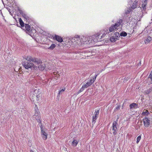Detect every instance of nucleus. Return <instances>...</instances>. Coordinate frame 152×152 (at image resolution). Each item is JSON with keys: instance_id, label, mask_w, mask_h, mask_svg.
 <instances>
[{"instance_id": "obj_1", "label": "nucleus", "mask_w": 152, "mask_h": 152, "mask_svg": "<svg viewBox=\"0 0 152 152\" xmlns=\"http://www.w3.org/2000/svg\"><path fill=\"white\" fill-rule=\"evenodd\" d=\"M35 116V118L38 122H39V125L41 127V133L42 135V137L44 140H46L47 138V134L42 129V127L41 125V120L40 119V116L39 113H36L35 114V115H34Z\"/></svg>"}, {"instance_id": "obj_2", "label": "nucleus", "mask_w": 152, "mask_h": 152, "mask_svg": "<svg viewBox=\"0 0 152 152\" xmlns=\"http://www.w3.org/2000/svg\"><path fill=\"white\" fill-rule=\"evenodd\" d=\"M104 32L103 33V34L101 36L100 38H99V36L101 35V33H98L93 36V41L94 42H98L101 41V39L104 37V36L107 34V33H108L109 32L108 30L106 28H105L104 29Z\"/></svg>"}, {"instance_id": "obj_3", "label": "nucleus", "mask_w": 152, "mask_h": 152, "mask_svg": "<svg viewBox=\"0 0 152 152\" xmlns=\"http://www.w3.org/2000/svg\"><path fill=\"white\" fill-rule=\"evenodd\" d=\"M22 65L23 66L27 69H32L34 68V64L32 62H30L29 61H24L23 62Z\"/></svg>"}, {"instance_id": "obj_4", "label": "nucleus", "mask_w": 152, "mask_h": 152, "mask_svg": "<svg viewBox=\"0 0 152 152\" xmlns=\"http://www.w3.org/2000/svg\"><path fill=\"white\" fill-rule=\"evenodd\" d=\"M118 125L116 121H114L112 126V130H111V133H113L114 135L116 134L118 130L117 128Z\"/></svg>"}, {"instance_id": "obj_5", "label": "nucleus", "mask_w": 152, "mask_h": 152, "mask_svg": "<svg viewBox=\"0 0 152 152\" xmlns=\"http://www.w3.org/2000/svg\"><path fill=\"white\" fill-rule=\"evenodd\" d=\"M120 37L119 34L118 32H116L114 35L111 37L110 38V41L112 42H114L118 40Z\"/></svg>"}, {"instance_id": "obj_6", "label": "nucleus", "mask_w": 152, "mask_h": 152, "mask_svg": "<svg viewBox=\"0 0 152 152\" xmlns=\"http://www.w3.org/2000/svg\"><path fill=\"white\" fill-rule=\"evenodd\" d=\"M145 126L148 127L150 125V120L147 117H145L142 120Z\"/></svg>"}, {"instance_id": "obj_7", "label": "nucleus", "mask_w": 152, "mask_h": 152, "mask_svg": "<svg viewBox=\"0 0 152 152\" xmlns=\"http://www.w3.org/2000/svg\"><path fill=\"white\" fill-rule=\"evenodd\" d=\"M24 28H23V29H25L26 32L28 33V34L30 33L32 30L31 27L28 24H25Z\"/></svg>"}, {"instance_id": "obj_8", "label": "nucleus", "mask_w": 152, "mask_h": 152, "mask_svg": "<svg viewBox=\"0 0 152 152\" xmlns=\"http://www.w3.org/2000/svg\"><path fill=\"white\" fill-rule=\"evenodd\" d=\"M47 39L48 37L46 36L45 37H43L42 38V40L43 41L42 43L43 44H45V45H43L42 46V47L43 48H45V49L47 48V46H46V45H47Z\"/></svg>"}, {"instance_id": "obj_9", "label": "nucleus", "mask_w": 152, "mask_h": 152, "mask_svg": "<svg viewBox=\"0 0 152 152\" xmlns=\"http://www.w3.org/2000/svg\"><path fill=\"white\" fill-rule=\"evenodd\" d=\"M122 20L121 19H119L118 21H117V23L114 25L115 27L117 28V30L118 28H119L121 26H122Z\"/></svg>"}, {"instance_id": "obj_10", "label": "nucleus", "mask_w": 152, "mask_h": 152, "mask_svg": "<svg viewBox=\"0 0 152 152\" xmlns=\"http://www.w3.org/2000/svg\"><path fill=\"white\" fill-rule=\"evenodd\" d=\"M53 39L60 42H61L63 41L62 38L61 37L56 35H55L54 37H53Z\"/></svg>"}, {"instance_id": "obj_11", "label": "nucleus", "mask_w": 152, "mask_h": 152, "mask_svg": "<svg viewBox=\"0 0 152 152\" xmlns=\"http://www.w3.org/2000/svg\"><path fill=\"white\" fill-rule=\"evenodd\" d=\"M99 110H98L95 113V114L93 116L92 124H94L95 122V121L97 119V116L99 115Z\"/></svg>"}, {"instance_id": "obj_12", "label": "nucleus", "mask_w": 152, "mask_h": 152, "mask_svg": "<svg viewBox=\"0 0 152 152\" xmlns=\"http://www.w3.org/2000/svg\"><path fill=\"white\" fill-rule=\"evenodd\" d=\"M148 0H143V1L142 2V4L141 7H140L141 9H142L143 10H145L146 9Z\"/></svg>"}, {"instance_id": "obj_13", "label": "nucleus", "mask_w": 152, "mask_h": 152, "mask_svg": "<svg viewBox=\"0 0 152 152\" xmlns=\"http://www.w3.org/2000/svg\"><path fill=\"white\" fill-rule=\"evenodd\" d=\"M34 59L31 56H27L26 58V61H29L30 62H32V61H36L37 59Z\"/></svg>"}, {"instance_id": "obj_14", "label": "nucleus", "mask_w": 152, "mask_h": 152, "mask_svg": "<svg viewBox=\"0 0 152 152\" xmlns=\"http://www.w3.org/2000/svg\"><path fill=\"white\" fill-rule=\"evenodd\" d=\"M138 1L137 0H135L134 2L133 3L131 8L132 9H134L137 7L138 6Z\"/></svg>"}, {"instance_id": "obj_15", "label": "nucleus", "mask_w": 152, "mask_h": 152, "mask_svg": "<svg viewBox=\"0 0 152 152\" xmlns=\"http://www.w3.org/2000/svg\"><path fill=\"white\" fill-rule=\"evenodd\" d=\"M92 84H91V83L89 80L87 83H86V84L83 83V84L82 87H83V88L84 89L85 88H88Z\"/></svg>"}, {"instance_id": "obj_16", "label": "nucleus", "mask_w": 152, "mask_h": 152, "mask_svg": "<svg viewBox=\"0 0 152 152\" xmlns=\"http://www.w3.org/2000/svg\"><path fill=\"white\" fill-rule=\"evenodd\" d=\"M58 73V72H54L51 73V75L54 77H56L57 78H58L60 75Z\"/></svg>"}, {"instance_id": "obj_17", "label": "nucleus", "mask_w": 152, "mask_h": 152, "mask_svg": "<svg viewBox=\"0 0 152 152\" xmlns=\"http://www.w3.org/2000/svg\"><path fill=\"white\" fill-rule=\"evenodd\" d=\"M149 114L150 113L148 110H144L143 111L142 114V115L143 116H148Z\"/></svg>"}, {"instance_id": "obj_18", "label": "nucleus", "mask_w": 152, "mask_h": 152, "mask_svg": "<svg viewBox=\"0 0 152 152\" xmlns=\"http://www.w3.org/2000/svg\"><path fill=\"white\" fill-rule=\"evenodd\" d=\"M138 106L137 104L133 103L132 104H131L129 105L130 108V109L133 108H136Z\"/></svg>"}, {"instance_id": "obj_19", "label": "nucleus", "mask_w": 152, "mask_h": 152, "mask_svg": "<svg viewBox=\"0 0 152 152\" xmlns=\"http://www.w3.org/2000/svg\"><path fill=\"white\" fill-rule=\"evenodd\" d=\"M117 29V28L115 27L114 25H112L109 28V31L110 32H112L114 30Z\"/></svg>"}, {"instance_id": "obj_20", "label": "nucleus", "mask_w": 152, "mask_h": 152, "mask_svg": "<svg viewBox=\"0 0 152 152\" xmlns=\"http://www.w3.org/2000/svg\"><path fill=\"white\" fill-rule=\"evenodd\" d=\"M152 91L151 88H149L148 89L145 90L144 91V94L145 95L148 94H150Z\"/></svg>"}, {"instance_id": "obj_21", "label": "nucleus", "mask_w": 152, "mask_h": 152, "mask_svg": "<svg viewBox=\"0 0 152 152\" xmlns=\"http://www.w3.org/2000/svg\"><path fill=\"white\" fill-rule=\"evenodd\" d=\"M18 10L20 14L24 18V16H25L26 14L24 12H23V11L22 10H21L20 9H18Z\"/></svg>"}, {"instance_id": "obj_22", "label": "nucleus", "mask_w": 152, "mask_h": 152, "mask_svg": "<svg viewBox=\"0 0 152 152\" xmlns=\"http://www.w3.org/2000/svg\"><path fill=\"white\" fill-rule=\"evenodd\" d=\"M151 40V38L150 37H148L146 39L145 41V44H147L150 42Z\"/></svg>"}, {"instance_id": "obj_23", "label": "nucleus", "mask_w": 152, "mask_h": 152, "mask_svg": "<svg viewBox=\"0 0 152 152\" xmlns=\"http://www.w3.org/2000/svg\"><path fill=\"white\" fill-rule=\"evenodd\" d=\"M19 21L20 22V24L21 26L22 27V28H24V24L23 23V21H22V19L21 18H20L19 19Z\"/></svg>"}, {"instance_id": "obj_24", "label": "nucleus", "mask_w": 152, "mask_h": 152, "mask_svg": "<svg viewBox=\"0 0 152 152\" xmlns=\"http://www.w3.org/2000/svg\"><path fill=\"white\" fill-rule=\"evenodd\" d=\"M78 143V141L76 140H74L72 143V145L73 146H76Z\"/></svg>"}, {"instance_id": "obj_25", "label": "nucleus", "mask_w": 152, "mask_h": 152, "mask_svg": "<svg viewBox=\"0 0 152 152\" xmlns=\"http://www.w3.org/2000/svg\"><path fill=\"white\" fill-rule=\"evenodd\" d=\"M132 9L131 8H128L125 10V12L126 14H129L132 10Z\"/></svg>"}, {"instance_id": "obj_26", "label": "nucleus", "mask_w": 152, "mask_h": 152, "mask_svg": "<svg viewBox=\"0 0 152 152\" xmlns=\"http://www.w3.org/2000/svg\"><path fill=\"white\" fill-rule=\"evenodd\" d=\"M56 47V45L54 44H52L50 47L48 48V49L52 50Z\"/></svg>"}, {"instance_id": "obj_27", "label": "nucleus", "mask_w": 152, "mask_h": 152, "mask_svg": "<svg viewBox=\"0 0 152 152\" xmlns=\"http://www.w3.org/2000/svg\"><path fill=\"white\" fill-rule=\"evenodd\" d=\"M97 76V75H96V76H95V77H94L92 79H91V80H89L90 82H91V83L92 84L94 83V81L95 80Z\"/></svg>"}, {"instance_id": "obj_28", "label": "nucleus", "mask_w": 152, "mask_h": 152, "mask_svg": "<svg viewBox=\"0 0 152 152\" xmlns=\"http://www.w3.org/2000/svg\"><path fill=\"white\" fill-rule=\"evenodd\" d=\"M127 35V33L125 32H122L120 34V35L121 36L125 37Z\"/></svg>"}, {"instance_id": "obj_29", "label": "nucleus", "mask_w": 152, "mask_h": 152, "mask_svg": "<svg viewBox=\"0 0 152 152\" xmlns=\"http://www.w3.org/2000/svg\"><path fill=\"white\" fill-rule=\"evenodd\" d=\"M148 78H150L151 81V83L152 84V70L151 72L148 77Z\"/></svg>"}, {"instance_id": "obj_30", "label": "nucleus", "mask_w": 152, "mask_h": 152, "mask_svg": "<svg viewBox=\"0 0 152 152\" xmlns=\"http://www.w3.org/2000/svg\"><path fill=\"white\" fill-rule=\"evenodd\" d=\"M141 139V137L140 136H138L137 138V143H138Z\"/></svg>"}, {"instance_id": "obj_31", "label": "nucleus", "mask_w": 152, "mask_h": 152, "mask_svg": "<svg viewBox=\"0 0 152 152\" xmlns=\"http://www.w3.org/2000/svg\"><path fill=\"white\" fill-rule=\"evenodd\" d=\"M24 18L26 20H27V21L29 20V19H30V18L27 15H25V16H24Z\"/></svg>"}, {"instance_id": "obj_32", "label": "nucleus", "mask_w": 152, "mask_h": 152, "mask_svg": "<svg viewBox=\"0 0 152 152\" xmlns=\"http://www.w3.org/2000/svg\"><path fill=\"white\" fill-rule=\"evenodd\" d=\"M35 96H36L35 98H36V100H38V99H38L39 97H40V94L39 93V94H38V95L36 94V95Z\"/></svg>"}, {"instance_id": "obj_33", "label": "nucleus", "mask_w": 152, "mask_h": 152, "mask_svg": "<svg viewBox=\"0 0 152 152\" xmlns=\"http://www.w3.org/2000/svg\"><path fill=\"white\" fill-rule=\"evenodd\" d=\"M84 89L83 88V87L82 86L81 88L80 89V90L78 91L77 94H79L81 92H82L84 90Z\"/></svg>"}, {"instance_id": "obj_34", "label": "nucleus", "mask_w": 152, "mask_h": 152, "mask_svg": "<svg viewBox=\"0 0 152 152\" xmlns=\"http://www.w3.org/2000/svg\"><path fill=\"white\" fill-rule=\"evenodd\" d=\"M121 107L120 105H118L117 107H116L115 109V111H116V110H118L120 109Z\"/></svg>"}, {"instance_id": "obj_35", "label": "nucleus", "mask_w": 152, "mask_h": 152, "mask_svg": "<svg viewBox=\"0 0 152 152\" xmlns=\"http://www.w3.org/2000/svg\"><path fill=\"white\" fill-rule=\"evenodd\" d=\"M35 113H39V110L37 107H35Z\"/></svg>"}, {"instance_id": "obj_36", "label": "nucleus", "mask_w": 152, "mask_h": 152, "mask_svg": "<svg viewBox=\"0 0 152 152\" xmlns=\"http://www.w3.org/2000/svg\"><path fill=\"white\" fill-rule=\"evenodd\" d=\"M65 90V88H64V89H62L61 90H60L59 91V94H61V93L64 92Z\"/></svg>"}, {"instance_id": "obj_37", "label": "nucleus", "mask_w": 152, "mask_h": 152, "mask_svg": "<svg viewBox=\"0 0 152 152\" xmlns=\"http://www.w3.org/2000/svg\"><path fill=\"white\" fill-rule=\"evenodd\" d=\"M35 59H36V58H35ZM37 61H34V62H37V64H40V63H41V61H40V60H39L38 61V59H37Z\"/></svg>"}, {"instance_id": "obj_38", "label": "nucleus", "mask_w": 152, "mask_h": 152, "mask_svg": "<svg viewBox=\"0 0 152 152\" xmlns=\"http://www.w3.org/2000/svg\"><path fill=\"white\" fill-rule=\"evenodd\" d=\"M53 37H54V36H53L52 35H51L50 34H48V37H50L51 38H52L53 37Z\"/></svg>"}, {"instance_id": "obj_39", "label": "nucleus", "mask_w": 152, "mask_h": 152, "mask_svg": "<svg viewBox=\"0 0 152 152\" xmlns=\"http://www.w3.org/2000/svg\"><path fill=\"white\" fill-rule=\"evenodd\" d=\"M30 152H34L32 150H30Z\"/></svg>"}, {"instance_id": "obj_40", "label": "nucleus", "mask_w": 152, "mask_h": 152, "mask_svg": "<svg viewBox=\"0 0 152 152\" xmlns=\"http://www.w3.org/2000/svg\"><path fill=\"white\" fill-rule=\"evenodd\" d=\"M10 12V14H11V15H12V12Z\"/></svg>"}, {"instance_id": "obj_41", "label": "nucleus", "mask_w": 152, "mask_h": 152, "mask_svg": "<svg viewBox=\"0 0 152 152\" xmlns=\"http://www.w3.org/2000/svg\"><path fill=\"white\" fill-rule=\"evenodd\" d=\"M38 91H39L38 90H35V92L37 91V92H38Z\"/></svg>"}]
</instances>
